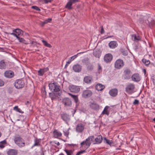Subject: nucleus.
I'll list each match as a JSON object with an SVG mask.
<instances>
[{"label":"nucleus","mask_w":155,"mask_h":155,"mask_svg":"<svg viewBox=\"0 0 155 155\" xmlns=\"http://www.w3.org/2000/svg\"><path fill=\"white\" fill-rule=\"evenodd\" d=\"M90 107L95 110H97L99 109V105L95 101H93L90 105Z\"/></svg>","instance_id":"nucleus-19"},{"label":"nucleus","mask_w":155,"mask_h":155,"mask_svg":"<svg viewBox=\"0 0 155 155\" xmlns=\"http://www.w3.org/2000/svg\"><path fill=\"white\" fill-rule=\"evenodd\" d=\"M149 19L147 20L148 21V22L149 26L150 27L153 26L155 24V20L153 19L151 20L150 21Z\"/></svg>","instance_id":"nucleus-42"},{"label":"nucleus","mask_w":155,"mask_h":155,"mask_svg":"<svg viewBox=\"0 0 155 155\" xmlns=\"http://www.w3.org/2000/svg\"><path fill=\"white\" fill-rule=\"evenodd\" d=\"M56 84V83L54 82L53 83H50L49 84L48 86L49 87V88L51 91H53V87H55V84Z\"/></svg>","instance_id":"nucleus-40"},{"label":"nucleus","mask_w":155,"mask_h":155,"mask_svg":"<svg viewBox=\"0 0 155 155\" xmlns=\"http://www.w3.org/2000/svg\"><path fill=\"white\" fill-rule=\"evenodd\" d=\"M71 2L72 4L76 2H78L79 0H69Z\"/></svg>","instance_id":"nucleus-60"},{"label":"nucleus","mask_w":155,"mask_h":155,"mask_svg":"<svg viewBox=\"0 0 155 155\" xmlns=\"http://www.w3.org/2000/svg\"><path fill=\"white\" fill-rule=\"evenodd\" d=\"M84 129V126L82 123L78 124L76 127V131L79 133H82Z\"/></svg>","instance_id":"nucleus-10"},{"label":"nucleus","mask_w":155,"mask_h":155,"mask_svg":"<svg viewBox=\"0 0 155 155\" xmlns=\"http://www.w3.org/2000/svg\"><path fill=\"white\" fill-rule=\"evenodd\" d=\"M104 142L107 144L110 145V146H114V143L112 140H110L107 139L106 137L104 138Z\"/></svg>","instance_id":"nucleus-30"},{"label":"nucleus","mask_w":155,"mask_h":155,"mask_svg":"<svg viewBox=\"0 0 155 155\" xmlns=\"http://www.w3.org/2000/svg\"><path fill=\"white\" fill-rule=\"evenodd\" d=\"M109 107L106 106L104 109V110L102 111V114H106L109 115L110 114L109 111L107 109L109 108Z\"/></svg>","instance_id":"nucleus-32"},{"label":"nucleus","mask_w":155,"mask_h":155,"mask_svg":"<svg viewBox=\"0 0 155 155\" xmlns=\"http://www.w3.org/2000/svg\"><path fill=\"white\" fill-rule=\"evenodd\" d=\"M87 70L92 71L94 68V66L90 62L87 66Z\"/></svg>","instance_id":"nucleus-35"},{"label":"nucleus","mask_w":155,"mask_h":155,"mask_svg":"<svg viewBox=\"0 0 155 155\" xmlns=\"http://www.w3.org/2000/svg\"><path fill=\"white\" fill-rule=\"evenodd\" d=\"M72 61L70 60V59H69L68 61L67 62V64H69L71 63Z\"/></svg>","instance_id":"nucleus-63"},{"label":"nucleus","mask_w":155,"mask_h":155,"mask_svg":"<svg viewBox=\"0 0 155 155\" xmlns=\"http://www.w3.org/2000/svg\"><path fill=\"white\" fill-rule=\"evenodd\" d=\"M112 59L113 56L110 53L106 54L104 58V61L106 63H109L110 62Z\"/></svg>","instance_id":"nucleus-9"},{"label":"nucleus","mask_w":155,"mask_h":155,"mask_svg":"<svg viewBox=\"0 0 155 155\" xmlns=\"http://www.w3.org/2000/svg\"><path fill=\"white\" fill-rule=\"evenodd\" d=\"M108 45L110 48L114 49L117 47L118 45L116 41H112L109 43Z\"/></svg>","instance_id":"nucleus-22"},{"label":"nucleus","mask_w":155,"mask_h":155,"mask_svg":"<svg viewBox=\"0 0 155 155\" xmlns=\"http://www.w3.org/2000/svg\"><path fill=\"white\" fill-rule=\"evenodd\" d=\"M54 136L55 138H58V137H61L62 136V134L57 130H55L53 132Z\"/></svg>","instance_id":"nucleus-25"},{"label":"nucleus","mask_w":155,"mask_h":155,"mask_svg":"<svg viewBox=\"0 0 155 155\" xmlns=\"http://www.w3.org/2000/svg\"><path fill=\"white\" fill-rule=\"evenodd\" d=\"M45 24H46V23L45 21H44L41 22L40 23L39 25L43 27Z\"/></svg>","instance_id":"nucleus-58"},{"label":"nucleus","mask_w":155,"mask_h":155,"mask_svg":"<svg viewBox=\"0 0 155 155\" xmlns=\"http://www.w3.org/2000/svg\"><path fill=\"white\" fill-rule=\"evenodd\" d=\"M57 83L55 84V87H53V91L55 92H58L60 91V86L59 85H58L57 84Z\"/></svg>","instance_id":"nucleus-39"},{"label":"nucleus","mask_w":155,"mask_h":155,"mask_svg":"<svg viewBox=\"0 0 155 155\" xmlns=\"http://www.w3.org/2000/svg\"><path fill=\"white\" fill-rule=\"evenodd\" d=\"M53 0H44V1L45 4H47L49 2H51Z\"/></svg>","instance_id":"nucleus-59"},{"label":"nucleus","mask_w":155,"mask_h":155,"mask_svg":"<svg viewBox=\"0 0 155 155\" xmlns=\"http://www.w3.org/2000/svg\"><path fill=\"white\" fill-rule=\"evenodd\" d=\"M97 70L99 73L101 72L102 71V67L99 64H98Z\"/></svg>","instance_id":"nucleus-49"},{"label":"nucleus","mask_w":155,"mask_h":155,"mask_svg":"<svg viewBox=\"0 0 155 155\" xmlns=\"http://www.w3.org/2000/svg\"><path fill=\"white\" fill-rule=\"evenodd\" d=\"M69 89L71 92L76 93L80 91V88L78 86L73 85L69 86Z\"/></svg>","instance_id":"nucleus-12"},{"label":"nucleus","mask_w":155,"mask_h":155,"mask_svg":"<svg viewBox=\"0 0 155 155\" xmlns=\"http://www.w3.org/2000/svg\"><path fill=\"white\" fill-rule=\"evenodd\" d=\"M82 66L79 64H76L73 65V69L76 72H80L82 70Z\"/></svg>","instance_id":"nucleus-17"},{"label":"nucleus","mask_w":155,"mask_h":155,"mask_svg":"<svg viewBox=\"0 0 155 155\" xmlns=\"http://www.w3.org/2000/svg\"><path fill=\"white\" fill-rule=\"evenodd\" d=\"M84 53V52L78 53L77 54L74 55L72 56L71 57H70V60L71 61H72L75 58H76L77 57L78 54H81V53Z\"/></svg>","instance_id":"nucleus-47"},{"label":"nucleus","mask_w":155,"mask_h":155,"mask_svg":"<svg viewBox=\"0 0 155 155\" xmlns=\"http://www.w3.org/2000/svg\"><path fill=\"white\" fill-rule=\"evenodd\" d=\"M64 135L66 137H68L69 135V132L68 131H64Z\"/></svg>","instance_id":"nucleus-57"},{"label":"nucleus","mask_w":155,"mask_h":155,"mask_svg":"<svg viewBox=\"0 0 155 155\" xmlns=\"http://www.w3.org/2000/svg\"><path fill=\"white\" fill-rule=\"evenodd\" d=\"M93 54L94 56L96 57L99 58L100 56V53L98 51L95 50L94 51Z\"/></svg>","instance_id":"nucleus-41"},{"label":"nucleus","mask_w":155,"mask_h":155,"mask_svg":"<svg viewBox=\"0 0 155 155\" xmlns=\"http://www.w3.org/2000/svg\"><path fill=\"white\" fill-rule=\"evenodd\" d=\"M14 141L15 143L20 147H22L25 146V143L24 139L20 136L15 137Z\"/></svg>","instance_id":"nucleus-2"},{"label":"nucleus","mask_w":155,"mask_h":155,"mask_svg":"<svg viewBox=\"0 0 155 155\" xmlns=\"http://www.w3.org/2000/svg\"><path fill=\"white\" fill-rule=\"evenodd\" d=\"M60 95V93H56L53 92L49 93V97L51 98L52 100L59 98Z\"/></svg>","instance_id":"nucleus-13"},{"label":"nucleus","mask_w":155,"mask_h":155,"mask_svg":"<svg viewBox=\"0 0 155 155\" xmlns=\"http://www.w3.org/2000/svg\"><path fill=\"white\" fill-rule=\"evenodd\" d=\"M72 4L71 2L69 0V1L67 3L66 5L65 6V8H67L68 10H71L73 8L72 7Z\"/></svg>","instance_id":"nucleus-34"},{"label":"nucleus","mask_w":155,"mask_h":155,"mask_svg":"<svg viewBox=\"0 0 155 155\" xmlns=\"http://www.w3.org/2000/svg\"><path fill=\"white\" fill-rule=\"evenodd\" d=\"M151 80L152 81L153 84L155 85V76H153L151 77Z\"/></svg>","instance_id":"nucleus-52"},{"label":"nucleus","mask_w":155,"mask_h":155,"mask_svg":"<svg viewBox=\"0 0 155 155\" xmlns=\"http://www.w3.org/2000/svg\"><path fill=\"white\" fill-rule=\"evenodd\" d=\"M64 151L66 153L67 155H73L74 150H69L65 148Z\"/></svg>","instance_id":"nucleus-31"},{"label":"nucleus","mask_w":155,"mask_h":155,"mask_svg":"<svg viewBox=\"0 0 155 155\" xmlns=\"http://www.w3.org/2000/svg\"><path fill=\"white\" fill-rule=\"evenodd\" d=\"M103 140L102 137L101 135L98 136L95 139V143L94 144H98L101 143Z\"/></svg>","instance_id":"nucleus-27"},{"label":"nucleus","mask_w":155,"mask_h":155,"mask_svg":"<svg viewBox=\"0 0 155 155\" xmlns=\"http://www.w3.org/2000/svg\"><path fill=\"white\" fill-rule=\"evenodd\" d=\"M6 62H5L4 60H2L0 61V69H4L6 68Z\"/></svg>","instance_id":"nucleus-24"},{"label":"nucleus","mask_w":155,"mask_h":155,"mask_svg":"<svg viewBox=\"0 0 155 155\" xmlns=\"http://www.w3.org/2000/svg\"><path fill=\"white\" fill-rule=\"evenodd\" d=\"M13 31V32H15L17 34V35L18 36L22 35L23 34V31L22 30L18 28L14 29Z\"/></svg>","instance_id":"nucleus-29"},{"label":"nucleus","mask_w":155,"mask_h":155,"mask_svg":"<svg viewBox=\"0 0 155 155\" xmlns=\"http://www.w3.org/2000/svg\"><path fill=\"white\" fill-rule=\"evenodd\" d=\"M118 90L116 88H113L110 90L109 94L111 97H116L118 94Z\"/></svg>","instance_id":"nucleus-16"},{"label":"nucleus","mask_w":155,"mask_h":155,"mask_svg":"<svg viewBox=\"0 0 155 155\" xmlns=\"http://www.w3.org/2000/svg\"><path fill=\"white\" fill-rule=\"evenodd\" d=\"M49 70L48 67L45 68H40L39 70L38 71V75L39 76H43L45 73L48 71Z\"/></svg>","instance_id":"nucleus-18"},{"label":"nucleus","mask_w":155,"mask_h":155,"mask_svg":"<svg viewBox=\"0 0 155 155\" xmlns=\"http://www.w3.org/2000/svg\"><path fill=\"white\" fill-rule=\"evenodd\" d=\"M18 153V150L16 149H9L7 152L8 155H17Z\"/></svg>","instance_id":"nucleus-21"},{"label":"nucleus","mask_w":155,"mask_h":155,"mask_svg":"<svg viewBox=\"0 0 155 155\" xmlns=\"http://www.w3.org/2000/svg\"><path fill=\"white\" fill-rule=\"evenodd\" d=\"M6 144V141L5 140L1 142H0V147L1 148H3L5 147V145Z\"/></svg>","instance_id":"nucleus-43"},{"label":"nucleus","mask_w":155,"mask_h":155,"mask_svg":"<svg viewBox=\"0 0 155 155\" xmlns=\"http://www.w3.org/2000/svg\"><path fill=\"white\" fill-rule=\"evenodd\" d=\"M104 29L103 27L102 26H101V30L100 33L101 34H103L104 33Z\"/></svg>","instance_id":"nucleus-56"},{"label":"nucleus","mask_w":155,"mask_h":155,"mask_svg":"<svg viewBox=\"0 0 155 155\" xmlns=\"http://www.w3.org/2000/svg\"><path fill=\"white\" fill-rule=\"evenodd\" d=\"M92 81V77L91 76H86L84 78V81L87 84L91 83Z\"/></svg>","instance_id":"nucleus-20"},{"label":"nucleus","mask_w":155,"mask_h":155,"mask_svg":"<svg viewBox=\"0 0 155 155\" xmlns=\"http://www.w3.org/2000/svg\"><path fill=\"white\" fill-rule=\"evenodd\" d=\"M55 144H56L58 146H59L60 145V143H59V142H58L57 143H55Z\"/></svg>","instance_id":"nucleus-64"},{"label":"nucleus","mask_w":155,"mask_h":155,"mask_svg":"<svg viewBox=\"0 0 155 155\" xmlns=\"http://www.w3.org/2000/svg\"><path fill=\"white\" fill-rule=\"evenodd\" d=\"M124 65V63L123 60L118 59L116 60L114 64L115 68L119 69L123 67Z\"/></svg>","instance_id":"nucleus-6"},{"label":"nucleus","mask_w":155,"mask_h":155,"mask_svg":"<svg viewBox=\"0 0 155 155\" xmlns=\"http://www.w3.org/2000/svg\"><path fill=\"white\" fill-rule=\"evenodd\" d=\"M42 94L43 96H45V97H46V92L45 89V88L44 90L42 92Z\"/></svg>","instance_id":"nucleus-55"},{"label":"nucleus","mask_w":155,"mask_h":155,"mask_svg":"<svg viewBox=\"0 0 155 155\" xmlns=\"http://www.w3.org/2000/svg\"><path fill=\"white\" fill-rule=\"evenodd\" d=\"M61 116L62 119L67 124L68 122L70 120L69 115L66 113H63Z\"/></svg>","instance_id":"nucleus-15"},{"label":"nucleus","mask_w":155,"mask_h":155,"mask_svg":"<svg viewBox=\"0 0 155 155\" xmlns=\"http://www.w3.org/2000/svg\"><path fill=\"white\" fill-rule=\"evenodd\" d=\"M69 94L71 96L72 98L74 99L75 102L76 103H77L78 101V96L77 95H74L70 93H69Z\"/></svg>","instance_id":"nucleus-36"},{"label":"nucleus","mask_w":155,"mask_h":155,"mask_svg":"<svg viewBox=\"0 0 155 155\" xmlns=\"http://www.w3.org/2000/svg\"><path fill=\"white\" fill-rule=\"evenodd\" d=\"M92 94L91 91L89 90H86L83 91L82 94V97L84 98H87L90 97Z\"/></svg>","instance_id":"nucleus-11"},{"label":"nucleus","mask_w":155,"mask_h":155,"mask_svg":"<svg viewBox=\"0 0 155 155\" xmlns=\"http://www.w3.org/2000/svg\"><path fill=\"white\" fill-rule=\"evenodd\" d=\"M131 38L132 40L136 42H137L141 40V38L139 35H137L136 34H133L132 35Z\"/></svg>","instance_id":"nucleus-26"},{"label":"nucleus","mask_w":155,"mask_h":155,"mask_svg":"<svg viewBox=\"0 0 155 155\" xmlns=\"http://www.w3.org/2000/svg\"><path fill=\"white\" fill-rule=\"evenodd\" d=\"M14 84L16 88L17 89H20L23 88L24 87L25 83L23 80L19 79L16 80Z\"/></svg>","instance_id":"nucleus-4"},{"label":"nucleus","mask_w":155,"mask_h":155,"mask_svg":"<svg viewBox=\"0 0 155 155\" xmlns=\"http://www.w3.org/2000/svg\"><path fill=\"white\" fill-rule=\"evenodd\" d=\"M94 136H90L87 138L85 141L81 142L80 143V148L85 150L79 151L77 153L76 155H81V154L86 152V150L90 146L92 141L94 139Z\"/></svg>","instance_id":"nucleus-1"},{"label":"nucleus","mask_w":155,"mask_h":155,"mask_svg":"<svg viewBox=\"0 0 155 155\" xmlns=\"http://www.w3.org/2000/svg\"><path fill=\"white\" fill-rule=\"evenodd\" d=\"M17 38L20 42L24 44H27L26 41L23 38L18 36Z\"/></svg>","instance_id":"nucleus-37"},{"label":"nucleus","mask_w":155,"mask_h":155,"mask_svg":"<svg viewBox=\"0 0 155 155\" xmlns=\"http://www.w3.org/2000/svg\"><path fill=\"white\" fill-rule=\"evenodd\" d=\"M42 42H43L44 45H45V46L49 48L51 47V45L50 44L48 43L47 41H45L44 40H43L42 41Z\"/></svg>","instance_id":"nucleus-46"},{"label":"nucleus","mask_w":155,"mask_h":155,"mask_svg":"<svg viewBox=\"0 0 155 155\" xmlns=\"http://www.w3.org/2000/svg\"><path fill=\"white\" fill-rule=\"evenodd\" d=\"M82 62L84 64H85L86 66L90 63L89 58H85L82 60Z\"/></svg>","instance_id":"nucleus-33"},{"label":"nucleus","mask_w":155,"mask_h":155,"mask_svg":"<svg viewBox=\"0 0 155 155\" xmlns=\"http://www.w3.org/2000/svg\"><path fill=\"white\" fill-rule=\"evenodd\" d=\"M14 110H15L16 111H17V112H18L19 113H20L22 114H23L24 113V112L22 111L21 110V109H20V108H19L18 107V106H15L14 107Z\"/></svg>","instance_id":"nucleus-45"},{"label":"nucleus","mask_w":155,"mask_h":155,"mask_svg":"<svg viewBox=\"0 0 155 155\" xmlns=\"http://www.w3.org/2000/svg\"><path fill=\"white\" fill-rule=\"evenodd\" d=\"M132 74V72L129 68H126L124 69V71L123 77L124 79H129L131 77Z\"/></svg>","instance_id":"nucleus-5"},{"label":"nucleus","mask_w":155,"mask_h":155,"mask_svg":"<svg viewBox=\"0 0 155 155\" xmlns=\"http://www.w3.org/2000/svg\"><path fill=\"white\" fill-rule=\"evenodd\" d=\"M5 33L7 34H9L11 35H13L15 37L17 38L18 37V35H17V34H16V33H8L6 32Z\"/></svg>","instance_id":"nucleus-51"},{"label":"nucleus","mask_w":155,"mask_h":155,"mask_svg":"<svg viewBox=\"0 0 155 155\" xmlns=\"http://www.w3.org/2000/svg\"><path fill=\"white\" fill-rule=\"evenodd\" d=\"M142 61L146 66L149 65L150 63L149 60H147L145 58H143L142 59Z\"/></svg>","instance_id":"nucleus-38"},{"label":"nucleus","mask_w":155,"mask_h":155,"mask_svg":"<svg viewBox=\"0 0 155 155\" xmlns=\"http://www.w3.org/2000/svg\"><path fill=\"white\" fill-rule=\"evenodd\" d=\"M41 139H38L37 137H35V139L34 140V143L32 147V148L35 147V146H40V142H41Z\"/></svg>","instance_id":"nucleus-23"},{"label":"nucleus","mask_w":155,"mask_h":155,"mask_svg":"<svg viewBox=\"0 0 155 155\" xmlns=\"http://www.w3.org/2000/svg\"><path fill=\"white\" fill-rule=\"evenodd\" d=\"M31 103L29 101H27L25 103V104L28 107L31 106Z\"/></svg>","instance_id":"nucleus-62"},{"label":"nucleus","mask_w":155,"mask_h":155,"mask_svg":"<svg viewBox=\"0 0 155 155\" xmlns=\"http://www.w3.org/2000/svg\"><path fill=\"white\" fill-rule=\"evenodd\" d=\"M35 42H34L33 41H32L31 42V44L32 45H31V46L32 47H35L36 46V44H34V43H35Z\"/></svg>","instance_id":"nucleus-61"},{"label":"nucleus","mask_w":155,"mask_h":155,"mask_svg":"<svg viewBox=\"0 0 155 155\" xmlns=\"http://www.w3.org/2000/svg\"><path fill=\"white\" fill-rule=\"evenodd\" d=\"M132 80L134 82H138L141 80V77L139 74L137 73L134 74L131 78Z\"/></svg>","instance_id":"nucleus-14"},{"label":"nucleus","mask_w":155,"mask_h":155,"mask_svg":"<svg viewBox=\"0 0 155 155\" xmlns=\"http://www.w3.org/2000/svg\"><path fill=\"white\" fill-rule=\"evenodd\" d=\"M139 104V101L137 99H135L133 103L134 105H138Z\"/></svg>","instance_id":"nucleus-50"},{"label":"nucleus","mask_w":155,"mask_h":155,"mask_svg":"<svg viewBox=\"0 0 155 155\" xmlns=\"http://www.w3.org/2000/svg\"><path fill=\"white\" fill-rule=\"evenodd\" d=\"M51 21H52V19L51 18H48L47 20H46L45 21V23H46V24H47V23H48V22H51Z\"/></svg>","instance_id":"nucleus-54"},{"label":"nucleus","mask_w":155,"mask_h":155,"mask_svg":"<svg viewBox=\"0 0 155 155\" xmlns=\"http://www.w3.org/2000/svg\"><path fill=\"white\" fill-rule=\"evenodd\" d=\"M120 51L123 55L125 56H127L128 55L127 51L125 49L122 48L120 50Z\"/></svg>","instance_id":"nucleus-44"},{"label":"nucleus","mask_w":155,"mask_h":155,"mask_svg":"<svg viewBox=\"0 0 155 155\" xmlns=\"http://www.w3.org/2000/svg\"><path fill=\"white\" fill-rule=\"evenodd\" d=\"M96 89L98 91H101L104 88V85L101 84H98L96 86Z\"/></svg>","instance_id":"nucleus-28"},{"label":"nucleus","mask_w":155,"mask_h":155,"mask_svg":"<svg viewBox=\"0 0 155 155\" xmlns=\"http://www.w3.org/2000/svg\"><path fill=\"white\" fill-rule=\"evenodd\" d=\"M62 102L65 106L69 107L72 104V101L71 99L68 97L63 98L62 100Z\"/></svg>","instance_id":"nucleus-8"},{"label":"nucleus","mask_w":155,"mask_h":155,"mask_svg":"<svg viewBox=\"0 0 155 155\" xmlns=\"http://www.w3.org/2000/svg\"><path fill=\"white\" fill-rule=\"evenodd\" d=\"M135 86L134 84L129 83L126 86L125 91L129 94H131L134 92Z\"/></svg>","instance_id":"nucleus-3"},{"label":"nucleus","mask_w":155,"mask_h":155,"mask_svg":"<svg viewBox=\"0 0 155 155\" xmlns=\"http://www.w3.org/2000/svg\"><path fill=\"white\" fill-rule=\"evenodd\" d=\"M4 82L2 79H0V86H2L4 85Z\"/></svg>","instance_id":"nucleus-53"},{"label":"nucleus","mask_w":155,"mask_h":155,"mask_svg":"<svg viewBox=\"0 0 155 155\" xmlns=\"http://www.w3.org/2000/svg\"><path fill=\"white\" fill-rule=\"evenodd\" d=\"M4 76L8 78H11L14 76V73L12 71H6L4 73Z\"/></svg>","instance_id":"nucleus-7"},{"label":"nucleus","mask_w":155,"mask_h":155,"mask_svg":"<svg viewBox=\"0 0 155 155\" xmlns=\"http://www.w3.org/2000/svg\"><path fill=\"white\" fill-rule=\"evenodd\" d=\"M31 8L38 11H39L41 10L40 9L36 6H33L31 7Z\"/></svg>","instance_id":"nucleus-48"}]
</instances>
